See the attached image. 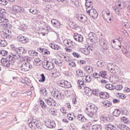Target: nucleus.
<instances>
[{"mask_svg": "<svg viewBox=\"0 0 130 130\" xmlns=\"http://www.w3.org/2000/svg\"><path fill=\"white\" fill-rule=\"evenodd\" d=\"M98 110V108L94 105H88L86 108L85 112L89 117H93L94 113H96Z\"/></svg>", "mask_w": 130, "mask_h": 130, "instance_id": "1", "label": "nucleus"}, {"mask_svg": "<svg viewBox=\"0 0 130 130\" xmlns=\"http://www.w3.org/2000/svg\"><path fill=\"white\" fill-rule=\"evenodd\" d=\"M28 126H29L30 128L31 129H35L36 127L38 128V129H42V125L43 124L41 123L39 120H31L30 119L28 120Z\"/></svg>", "mask_w": 130, "mask_h": 130, "instance_id": "2", "label": "nucleus"}, {"mask_svg": "<svg viewBox=\"0 0 130 130\" xmlns=\"http://www.w3.org/2000/svg\"><path fill=\"white\" fill-rule=\"evenodd\" d=\"M1 63L4 67L6 68H10L13 66V61H12V58H10V56H8L6 58H3L1 59Z\"/></svg>", "mask_w": 130, "mask_h": 130, "instance_id": "3", "label": "nucleus"}, {"mask_svg": "<svg viewBox=\"0 0 130 130\" xmlns=\"http://www.w3.org/2000/svg\"><path fill=\"white\" fill-rule=\"evenodd\" d=\"M102 15L105 21L109 20L110 23H112V22H113V15L112 14H110V11H103Z\"/></svg>", "mask_w": 130, "mask_h": 130, "instance_id": "4", "label": "nucleus"}, {"mask_svg": "<svg viewBox=\"0 0 130 130\" xmlns=\"http://www.w3.org/2000/svg\"><path fill=\"white\" fill-rule=\"evenodd\" d=\"M32 68H33L32 64L29 62L23 63L20 66V69L22 72H28L30 71Z\"/></svg>", "mask_w": 130, "mask_h": 130, "instance_id": "5", "label": "nucleus"}, {"mask_svg": "<svg viewBox=\"0 0 130 130\" xmlns=\"http://www.w3.org/2000/svg\"><path fill=\"white\" fill-rule=\"evenodd\" d=\"M58 86L62 87V88H65L68 89L69 88H72V84L71 83L69 82L68 81L61 80L57 82Z\"/></svg>", "mask_w": 130, "mask_h": 130, "instance_id": "6", "label": "nucleus"}, {"mask_svg": "<svg viewBox=\"0 0 130 130\" xmlns=\"http://www.w3.org/2000/svg\"><path fill=\"white\" fill-rule=\"evenodd\" d=\"M86 12L88 15L92 18V19H97L98 17V13L94 8L91 9H88V11Z\"/></svg>", "mask_w": 130, "mask_h": 130, "instance_id": "7", "label": "nucleus"}, {"mask_svg": "<svg viewBox=\"0 0 130 130\" xmlns=\"http://www.w3.org/2000/svg\"><path fill=\"white\" fill-rule=\"evenodd\" d=\"M43 67L46 69V70H53L54 69V64L51 61H47L46 62H44L43 64Z\"/></svg>", "mask_w": 130, "mask_h": 130, "instance_id": "8", "label": "nucleus"}, {"mask_svg": "<svg viewBox=\"0 0 130 130\" xmlns=\"http://www.w3.org/2000/svg\"><path fill=\"white\" fill-rule=\"evenodd\" d=\"M0 24L3 28H7L9 26V19L5 18V16H0Z\"/></svg>", "mask_w": 130, "mask_h": 130, "instance_id": "9", "label": "nucleus"}, {"mask_svg": "<svg viewBox=\"0 0 130 130\" xmlns=\"http://www.w3.org/2000/svg\"><path fill=\"white\" fill-rule=\"evenodd\" d=\"M85 93L87 94V96H91L92 94H95L96 96L98 95V93H97V91L96 89L95 90H91L90 88L89 87H85Z\"/></svg>", "mask_w": 130, "mask_h": 130, "instance_id": "10", "label": "nucleus"}, {"mask_svg": "<svg viewBox=\"0 0 130 130\" xmlns=\"http://www.w3.org/2000/svg\"><path fill=\"white\" fill-rule=\"evenodd\" d=\"M100 45L103 47L104 50H107L108 49V46H107V41L105 39L101 38L100 39Z\"/></svg>", "mask_w": 130, "mask_h": 130, "instance_id": "11", "label": "nucleus"}, {"mask_svg": "<svg viewBox=\"0 0 130 130\" xmlns=\"http://www.w3.org/2000/svg\"><path fill=\"white\" fill-rule=\"evenodd\" d=\"M64 44L67 47H70L71 48H75L76 47V44L71 40H65L64 41Z\"/></svg>", "mask_w": 130, "mask_h": 130, "instance_id": "12", "label": "nucleus"}, {"mask_svg": "<svg viewBox=\"0 0 130 130\" xmlns=\"http://www.w3.org/2000/svg\"><path fill=\"white\" fill-rule=\"evenodd\" d=\"M45 102L49 105V106H55V105H56V102H55L53 99H52L51 98L45 100Z\"/></svg>", "mask_w": 130, "mask_h": 130, "instance_id": "13", "label": "nucleus"}, {"mask_svg": "<svg viewBox=\"0 0 130 130\" xmlns=\"http://www.w3.org/2000/svg\"><path fill=\"white\" fill-rule=\"evenodd\" d=\"M17 40L19 42H21V43H27L28 42V38L25 36H23L22 35L19 36L17 37Z\"/></svg>", "mask_w": 130, "mask_h": 130, "instance_id": "14", "label": "nucleus"}, {"mask_svg": "<svg viewBox=\"0 0 130 130\" xmlns=\"http://www.w3.org/2000/svg\"><path fill=\"white\" fill-rule=\"evenodd\" d=\"M51 24H52L53 27H55V28H60L61 24L59 21L53 19L51 20Z\"/></svg>", "mask_w": 130, "mask_h": 130, "instance_id": "15", "label": "nucleus"}, {"mask_svg": "<svg viewBox=\"0 0 130 130\" xmlns=\"http://www.w3.org/2000/svg\"><path fill=\"white\" fill-rule=\"evenodd\" d=\"M45 125L47 126V127H48L49 128H53L55 127V122L53 120H49L47 122L45 123Z\"/></svg>", "mask_w": 130, "mask_h": 130, "instance_id": "16", "label": "nucleus"}, {"mask_svg": "<svg viewBox=\"0 0 130 130\" xmlns=\"http://www.w3.org/2000/svg\"><path fill=\"white\" fill-rule=\"evenodd\" d=\"M16 52L18 54H25L26 52H27V50H26V49L24 47H19L16 48Z\"/></svg>", "mask_w": 130, "mask_h": 130, "instance_id": "17", "label": "nucleus"}, {"mask_svg": "<svg viewBox=\"0 0 130 130\" xmlns=\"http://www.w3.org/2000/svg\"><path fill=\"white\" fill-rule=\"evenodd\" d=\"M12 31L9 29L5 30V32L3 34V37L6 39H11L12 38Z\"/></svg>", "mask_w": 130, "mask_h": 130, "instance_id": "18", "label": "nucleus"}, {"mask_svg": "<svg viewBox=\"0 0 130 130\" xmlns=\"http://www.w3.org/2000/svg\"><path fill=\"white\" fill-rule=\"evenodd\" d=\"M88 37L91 42H94L95 40H97V35L93 32H90L88 34Z\"/></svg>", "mask_w": 130, "mask_h": 130, "instance_id": "19", "label": "nucleus"}, {"mask_svg": "<svg viewBox=\"0 0 130 130\" xmlns=\"http://www.w3.org/2000/svg\"><path fill=\"white\" fill-rule=\"evenodd\" d=\"M77 19L80 21V22H81V23H86V22L88 21V18H87V16L84 15H79L77 17Z\"/></svg>", "mask_w": 130, "mask_h": 130, "instance_id": "20", "label": "nucleus"}, {"mask_svg": "<svg viewBox=\"0 0 130 130\" xmlns=\"http://www.w3.org/2000/svg\"><path fill=\"white\" fill-rule=\"evenodd\" d=\"M117 5L119 9H122L125 8V6H126V3L122 0H120L118 2Z\"/></svg>", "mask_w": 130, "mask_h": 130, "instance_id": "21", "label": "nucleus"}, {"mask_svg": "<svg viewBox=\"0 0 130 130\" xmlns=\"http://www.w3.org/2000/svg\"><path fill=\"white\" fill-rule=\"evenodd\" d=\"M10 58H12V61H14V60H17V59H19V58H20V55L19 54H12L11 55H10L9 56Z\"/></svg>", "mask_w": 130, "mask_h": 130, "instance_id": "22", "label": "nucleus"}, {"mask_svg": "<svg viewBox=\"0 0 130 130\" xmlns=\"http://www.w3.org/2000/svg\"><path fill=\"white\" fill-rule=\"evenodd\" d=\"M111 73L112 74H118V73H120V71H119V68L115 64L113 68V69L111 71Z\"/></svg>", "mask_w": 130, "mask_h": 130, "instance_id": "23", "label": "nucleus"}, {"mask_svg": "<svg viewBox=\"0 0 130 130\" xmlns=\"http://www.w3.org/2000/svg\"><path fill=\"white\" fill-rule=\"evenodd\" d=\"M90 50H92V49H91L90 47H88L87 49H84L81 51L83 54L89 55V54H90Z\"/></svg>", "mask_w": 130, "mask_h": 130, "instance_id": "24", "label": "nucleus"}, {"mask_svg": "<svg viewBox=\"0 0 130 130\" xmlns=\"http://www.w3.org/2000/svg\"><path fill=\"white\" fill-rule=\"evenodd\" d=\"M100 96L103 99H106V98H109V94H108L107 92H102L100 93Z\"/></svg>", "mask_w": 130, "mask_h": 130, "instance_id": "25", "label": "nucleus"}, {"mask_svg": "<svg viewBox=\"0 0 130 130\" xmlns=\"http://www.w3.org/2000/svg\"><path fill=\"white\" fill-rule=\"evenodd\" d=\"M83 69L85 70V71H86V72H87V73H92V72H93V68H92V67L91 66H84Z\"/></svg>", "mask_w": 130, "mask_h": 130, "instance_id": "26", "label": "nucleus"}, {"mask_svg": "<svg viewBox=\"0 0 130 130\" xmlns=\"http://www.w3.org/2000/svg\"><path fill=\"white\" fill-rule=\"evenodd\" d=\"M51 94L54 98L59 99V92L58 91H52Z\"/></svg>", "mask_w": 130, "mask_h": 130, "instance_id": "27", "label": "nucleus"}, {"mask_svg": "<svg viewBox=\"0 0 130 130\" xmlns=\"http://www.w3.org/2000/svg\"><path fill=\"white\" fill-rule=\"evenodd\" d=\"M50 47H51L52 49H54L55 50H60V49H61L60 46H59L58 45L54 44H52L50 46Z\"/></svg>", "mask_w": 130, "mask_h": 130, "instance_id": "28", "label": "nucleus"}, {"mask_svg": "<svg viewBox=\"0 0 130 130\" xmlns=\"http://www.w3.org/2000/svg\"><path fill=\"white\" fill-rule=\"evenodd\" d=\"M93 77H94V78L95 79H99V78H100V77H102V78H104V77H105V75H104V74L103 73H94L93 74Z\"/></svg>", "mask_w": 130, "mask_h": 130, "instance_id": "29", "label": "nucleus"}, {"mask_svg": "<svg viewBox=\"0 0 130 130\" xmlns=\"http://www.w3.org/2000/svg\"><path fill=\"white\" fill-rule=\"evenodd\" d=\"M102 129V126L99 124L93 125L92 126V130H101Z\"/></svg>", "mask_w": 130, "mask_h": 130, "instance_id": "30", "label": "nucleus"}, {"mask_svg": "<svg viewBox=\"0 0 130 130\" xmlns=\"http://www.w3.org/2000/svg\"><path fill=\"white\" fill-rule=\"evenodd\" d=\"M115 65V64H113L112 63H108L107 67V70H108V71H110V72H111V71L113 69V68Z\"/></svg>", "mask_w": 130, "mask_h": 130, "instance_id": "31", "label": "nucleus"}, {"mask_svg": "<svg viewBox=\"0 0 130 130\" xmlns=\"http://www.w3.org/2000/svg\"><path fill=\"white\" fill-rule=\"evenodd\" d=\"M76 75L78 77H80V78H82V77H84V73L83 72V71L80 69L76 71Z\"/></svg>", "mask_w": 130, "mask_h": 130, "instance_id": "32", "label": "nucleus"}, {"mask_svg": "<svg viewBox=\"0 0 130 130\" xmlns=\"http://www.w3.org/2000/svg\"><path fill=\"white\" fill-rule=\"evenodd\" d=\"M113 115L116 117H118L120 115V111L118 109H115L113 112Z\"/></svg>", "mask_w": 130, "mask_h": 130, "instance_id": "33", "label": "nucleus"}, {"mask_svg": "<svg viewBox=\"0 0 130 130\" xmlns=\"http://www.w3.org/2000/svg\"><path fill=\"white\" fill-rule=\"evenodd\" d=\"M28 54L30 55L31 56H38V53L37 52H36L35 51L33 50H29L28 51Z\"/></svg>", "mask_w": 130, "mask_h": 130, "instance_id": "34", "label": "nucleus"}, {"mask_svg": "<svg viewBox=\"0 0 130 130\" xmlns=\"http://www.w3.org/2000/svg\"><path fill=\"white\" fill-rule=\"evenodd\" d=\"M103 104H104V106L106 107H110V106L112 105V103L108 101H105L104 102H103Z\"/></svg>", "mask_w": 130, "mask_h": 130, "instance_id": "35", "label": "nucleus"}, {"mask_svg": "<svg viewBox=\"0 0 130 130\" xmlns=\"http://www.w3.org/2000/svg\"><path fill=\"white\" fill-rule=\"evenodd\" d=\"M85 6L86 7V12L88 11V9L89 10H91V9H93V4L91 3H85Z\"/></svg>", "mask_w": 130, "mask_h": 130, "instance_id": "36", "label": "nucleus"}, {"mask_svg": "<svg viewBox=\"0 0 130 130\" xmlns=\"http://www.w3.org/2000/svg\"><path fill=\"white\" fill-rule=\"evenodd\" d=\"M106 127L107 130H115V127L113 126V125H111V124H109L106 125Z\"/></svg>", "mask_w": 130, "mask_h": 130, "instance_id": "37", "label": "nucleus"}, {"mask_svg": "<svg viewBox=\"0 0 130 130\" xmlns=\"http://www.w3.org/2000/svg\"><path fill=\"white\" fill-rule=\"evenodd\" d=\"M119 126L121 130H130L129 128L124 124H120Z\"/></svg>", "mask_w": 130, "mask_h": 130, "instance_id": "38", "label": "nucleus"}, {"mask_svg": "<svg viewBox=\"0 0 130 130\" xmlns=\"http://www.w3.org/2000/svg\"><path fill=\"white\" fill-rule=\"evenodd\" d=\"M40 92L43 95V96H47V91L45 88H43L40 89Z\"/></svg>", "mask_w": 130, "mask_h": 130, "instance_id": "39", "label": "nucleus"}, {"mask_svg": "<svg viewBox=\"0 0 130 130\" xmlns=\"http://www.w3.org/2000/svg\"><path fill=\"white\" fill-rule=\"evenodd\" d=\"M7 41H6V40H1L0 41V46H1L2 47H6V46H7Z\"/></svg>", "mask_w": 130, "mask_h": 130, "instance_id": "40", "label": "nucleus"}, {"mask_svg": "<svg viewBox=\"0 0 130 130\" xmlns=\"http://www.w3.org/2000/svg\"><path fill=\"white\" fill-rule=\"evenodd\" d=\"M78 85L79 89H82V86H84V81L82 80H78Z\"/></svg>", "mask_w": 130, "mask_h": 130, "instance_id": "41", "label": "nucleus"}, {"mask_svg": "<svg viewBox=\"0 0 130 130\" xmlns=\"http://www.w3.org/2000/svg\"><path fill=\"white\" fill-rule=\"evenodd\" d=\"M122 85H117L114 86V89L117 90V91H120V90H122Z\"/></svg>", "mask_w": 130, "mask_h": 130, "instance_id": "42", "label": "nucleus"}, {"mask_svg": "<svg viewBox=\"0 0 130 130\" xmlns=\"http://www.w3.org/2000/svg\"><path fill=\"white\" fill-rule=\"evenodd\" d=\"M83 78H85V82L86 83H90L92 80V78H91L90 76H83Z\"/></svg>", "mask_w": 130, "mask_h": 130, "instance_id": "43", "label": "nucleus"}, {"mask_svg": "<svg viewBox=\"0 0 130 130\" xmlns=\"http://www.w3.org/2000/svg\"><path fill=\"white\" fill-rule=\"evenodd\" d=\"M105 88L106 89H108V90H114V88H113V85L110 84L106 85Z\"/></svg>", "mask_w": 130, "mask_h": 130, "instance_id": "44", "label": "nucleus"}, {"mask_svg": "<svg viewBox=\"0 0 130 130\" xmlns=\"http://www.w3.org/2000/svg\"><path fill=\"white\" fill-rule=\"evenodd\" d=\"M6 15V10L0 8V16L5 17Z\"/></svg>", "mask_w": 130, "mask_h": 130, "instance_id": "45", "label": "nucleus"}, {"mask_svg": "<svg viewBox=\"0 0 130 130\" xmlns=\"http://www.w3.org/2000/svg\"><path fill=\"white\" fill-rule=\"evenodd\" d=\"M113 10L117 15H118L119 16L120 15V10H119L117 7H114Z\"/></svg>", "mask_w": 130, "mask_h": 130, "instance_id": "46", "label": "nucleus"}, {"mask_svg": "<svg viewBox=\"0 0 130 130\" xmlns=\"http://www.w3.org/2000/svg\"><path fill=\"white\" fill-rule=\"evenodd\" d=\"M46 50V49L43 48H38V51L40 53H42V54H45Z\"/></svg>", "mask_w": 130, "mask_h": 130, "instance_id": "47", "label": "nucleus"}, {"mask_svg": "<svg viewBox=\"0 0 130 130\" xmlns=\"http://www.w3.org/2000/svg\"><path fill=\"white\" fill-rule=\"evenodd\" d=\"M40 105L43 109H46L47 108V106H46V104L43 101H41Z\"/></svg>", "mask_w": 130, "mask_h": 130, "instance_id": "48", "label": "nucleus"}, {"mask_svg": "<svg viewBox=\"0 0 130 130\" xmlns=\"http://www.w3.org/2000/svg\"><path fill=\"white\" fill-rule=\"evenodd\" d=\"M112 46L115 50H119L121 47V45H120L115 46L114 44H112Z\"/></svg>", "mask_w": 130, "mask_h": 130, "instance_id": "49", "label": "nucleus"}, {"mask_svg": "<svg viewBox=\"0 0 130 130\" xmlns=\"http://www.w3.org/2000/svg\"><path fill=\"white\" fill-rule=\"evenodd\" d=\"M71 2H72L76 7H79V6H80L79 0H71Z\"/></svg>", "mask_w": 130, "mask_h": 130, "instance_id": "50", "label": "nucleus"}, {"mask_svg": "<svg viewBox=\"0 0 130 130\" xmlns=\"http://www.w3.org/2000/svg\"><path fill=\"white\" fill-rule=\"evenodd\" d=\"M29 12L30 13H31V14H33L34 15H37V14H38V13H39V11H38V10L36 9H29Z\"/></svg>", "mask_w": 130, "mask_h": 130, "instance_id": "51", "label": "nucleus"}, {"mask_svg": "<svg viewBox=\"0 0 130 130\" xmlns=\"http://www.w3.org/2000/svg\"><path fill=\"white\" fill-rule=\"evenodd\" d=\"M0 54L1 55H2V56H6L8 54V51L6 50H2L0 51Z\"/></svg>", "mask_w": 130, "mask_h": 130, "instance_id": "52", "label": "nucleus"}, {"mask_svg": "<svg viewBox=\"0 0 130 130\" xmlns=\"http://www.w3.org/2000/svg\"><path fill=\"white\" fill-rule=\"evenodd\" d=\"M0 5L7 6V5H8V1L7 0H0Z\"/></svg>", "mask_w": 130, "mask_h": 130, "instance_id": "53", "label": "nucleus"}, {"mask_svg": "<svg viewBox=\"0 0 130 130\" xmlns=\"http://www.w3.org/2000/svg\"><path fill=\"white\" fill-rule=\"evenodd\" d=\"M96 64L98 67L102 68L103 66H104V62H102V61H99L97 62Z\"/></svg>", "mask_w": 130, "mask_h": 130, "instance_id": "54", "label": "nucleus"}, {"mask_svg": "<svg viewBox=\"0 0 130 130\" xmlns=\"http://www.w3.org/2000/svg\"><path fill=\"white\" fill-rule=\"evenodd\" d=\"M41 79L39 80V82H45V76L43 74L41 75Z\"/></svg>", "mask_w": 130, "mask_h": 130, "instance_id": "55", "label": "nucleus"}, {"mask_svg": "<svg viewBox=\"0 0 130 130\" xmlns=\"http://www.w3.org/2000/svg\"><path fill=\"white\" fill-rule=\"evenodd\" d=\"M69 66L71 67L72 68H76V62L75 61H71L69 62Z\"/></svg>", "mask_w": 130, "mask_h": 130, "instance_id": "56", "label": "nucleus"}, {"mask_svg": "<svg viewBox=\"0 0 130 130\" xmlns=\"http://www.w3.org/2000/svg\"><path fill=\"white\" fill-rule=\"evenodd\" d=\"M16 13H24V9L22 7H19Z\"/></svg>", "mask_w": 130, "mask_h": 130, "instance_id": "57", "label": "nucleus"}, {"mask_svg": "<svg viewBox=\"0 0 130 130\" xmlns=\"http://www.w3.org/2000/svg\"><path fill=\"white\" fill-rule=\"evenodd\" d=\"M83 41L84 38L83 37V36L80 35L79 38H78V40L77 41H78V42H83Z\"/></svg>", "mask_w": 130, "mask_h": 130, "instance_id": "58", "label": "nucleus"}, {"mask_svg": "<svg viewBox=\"0 0 130 130\" xmlns=\"http://www.w3.org/2000/svg\"><path fill=\"white\" fill-rule=\"evenodd\" d=\"M101 120H102V121H107V117L105 116H102L101 117Z\"/></svg>", "mask_w": 130, "mask_h": 130, "instance_id": "59", "label": "nucleus"}, {"mask_svg": "<svg viewBox=\"0 0 130 130\" xmlns=\"http://www.w3.org/2000/svg\"><path fill=\"white\" fill-rule=\"evenodd\" d=\"M19 58H20L21 61H25V60H26V59H27L28 58H27V57L20 56Z\"/></svg>", "mask_w": 130, "mask_h": 130, "instance_id": "60", "label": "nucleus"}, {"mask_svg": "<svg viewBox=\"0 0 130 130\" xmlns=\"http://www.w3.org/2000/svg\"><path fill=\"white\" fill-rule=\"evenodd\" d=\"M122 33L123 34L125 37H128V33H127V31H126V30H123V31H122Z\"/></svg>", "mask_w": 130, "mask_h": 130, "instance_id": "61", "label": "nucleus"}, {"mask_svg": "<svg viewBox=\"0 0 130 130\" xmlns=\"http://www.w3.org/2000/svg\"><path fill=\"white\" fill-rule=\"evenodd\" d=\"M73 55L74 56V57H77V58H79V57H80V54L75 52H74L73 53Z\"/></svg>", "mask_w": 130, "mask_h": 130, "instance_id": "62", "label": "nucleus"}, {"mask_svg": "<svg viewBox=\"0 0 130 130\" xmlns=\"http://www.w3.org/2000/svg\"><path fill=\"white\" fill-rule=\"evenodd\" d=\"M123 27H125V28H128L129 27V24L127 22H123L122 23Z\"/></svg>", "mask_w": 130, "mask_h": 130, "instance_id": "63", "label": "nucleus"}, {"mask_svg": "<svg viewBox=\"0 0 130 130\" xmlns=\"http://www.w3.org/2000/svg\"><path fill=\"white\" fill-rule=\"evenodd\" d=\"M80 35L79 34H77L75 35L73 37L75 39V40H76V41H78V40H79V38L80 37Z\"/></svg>", "mask_w": 130, "mask_h": 130, "instance_id": "64", "label": "nucleus"}]
</instances>
